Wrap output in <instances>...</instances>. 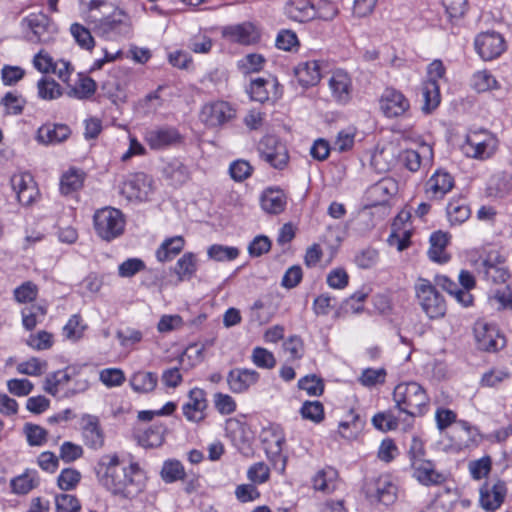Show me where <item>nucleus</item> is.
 <instances>
[{
	"mask_svg": "<svg viewBox=\"0 0 512 512\" xmlns=\"http://www.w3.org/2000/svg\"><path fill=\"white\" fill-rule=\"evenodd\" d=\"M98 484L113 496L129 499L143 489V473L138 463L126 462L116 453L102 455L94 466Z\"/></svg>",
	"mask_w": 512,
	"mask_h": 512,
	"instance_id": "obj_1",
	"label": "nucleus"
},
{
	"mask_svg": "<svg viewBox=\"0 0 512 512\" xmlns=\"http://www.w3.org/2000/svg\"><path fill=\"white\" fill-rule=\"evenodd\" d=\"M393 400L399 411L411 417L423 416L429 406V397L416 382L398 384L393 391Z\"/></svg>",
	"mask_w": 512,
	"mask_h": 512,
	"instance_id": "obj_2",
	"label": "nucleus"
},
{
	"mask_svg": "<svg viewBox=\"0 0 512 512\" xmlns=\"http://www.w3.org/2000/svg\"><path fill=\"white\" fill-rule=\"evenodd\" d=\"M94 32L108 39L128 36L131 33L130 17L123 11L113 6V10L105 15H100L99 20L89 23Z\"/></svg>",
	"mask_w": 512,
	"mask_h": 512,
	"instance_id": "obj_3",
	"label": "nucleus"
},
{
	"mask_svg": "<svg viewBox=\"0 0 512 512\" xmlns=\"http://www.w3.org/2000/svg\"><path fill=\"white\" fill-rule=\"evenodd\" d=\"M414 290L419 305L430 319H439L445 315L446 302L429 280L418 278Z\"/></svg>",
	"mask_w": 512,
	"mask_h": 512,
	"instance_id": "obj_4",
	"label": "nucleus"
},
{
	"mask_svg": "<svg viewBox=\"0 0 512 512\" xmlns=\"http://www.w3.org/2000/svg\"><path fill=\"white\" fill-rule=\"evenodd\" d=\"M93 220L97 235L105 241H112L124 232L125 218L119 209H100L94 214Z\"/></svg>",
	"mask_w": 512,
	"mask_h": 512,
	"instance_id": "obj_5",
	"label": "nucleus"
},
{
	"mask_svg": "<svg viewBox=\"0 0 512 512\" xmlns=\"http://www.w3.org/2000/svg\"><path fill=\"white\" fill-rule=\"evenodd\" d=\"M497 147L496 137L486 130H480L467 135L462 151L467 157L484 160L490 158Z\"/></svg>",
	"mask_w": 512,
	"mask_h": 512,
	"instance_id": "obj_6",
	"label": "nucleus"
},
{
	"mask_svg": "<svg viewBox=\"0 0 512 512\" xmlns=\"http://www.w3.org/2000/svg\"><path fill=\"white\" fill-rule=\"evenodd\" d=\"M260 158L272 168L283 170L289 162V153L285 143L274 135L264 136L258 143Z\"/></svg>",
	"mask_w": 512,
	"mask_h": 512,
	"instance_id": "obj_7",
	"label": "nucleus"
},
{
	"mask_svg": "<svg viewBox=\"0 0 512 512\" xmlns=\"http://www.w3.org/2000/svg\"><path fill=\"white\" fill-rule=\"evenodd\" d=\"M23 23L30 30L27 33L30 42L47 44L57 35L56 24L44 13H31L23 19Z\"/></svg>",
	"mask_w": 512,
	"mask_h": 512,
	"instance_id": "obj_8",
	"label": "nucleus"
},
{
	"mask_svg": "<svg viewBox=\"0 0 512 512\" xmlns=\"http://www.w3.org/2000/svg\"><path fill=\"white\" fill-rule=\"evenodd\" d=\"M284 13L290 20L304 23L314 18L332 20L336 16L337 10L332 7L328 12L323 13L316 9L309 0H289L285 4Z\"/></svg>",
	"mask_w": 512,
	"mask_h": 512,
	"instance_id": "obj_9",
	"label": "nucleus"
},
{
	"mask_svg": "<svg viewBox=\"0 0 512 512\" xmlns=\"http://www.w3.org/2000/svg\"><path fill=\"white\" fill-rule=\"evenodd\" d=\"M153 180L147 174L139 172L127 176L119 187V193L128 201H147L153 190Z\"/></svg>",
	"mask_w": 512,
	"mask_h": 512,
	"instance_id": "obj_10",
	"label": "nucleus"
},
{
	"mask_svg": "<svg viewBox=\"0 0 512 512\" xmlns=\"http://www.w3.org/2000/svg\"><path fill=\"white\" fill-rule=\"evenodd\" d=\"M365 496L371 504H392L397 496V488L388 475L368 480L364 487Z\"/></svg>",
	"mask_w": 512,
	"mask_h": 512,
	"instance_id": "obj_11",
	"label": "nucleus"
},
{
	"mask_svg": "<svg viewBox=\"0 0 512 512\" xmlns=\"http://www.w3.org/2000/svg\"><path fill=\"white\" fill-rule=\"evenodd\" d=\"M473 332L478 348L483 351L494 352L504 346V338L494 324L478 320L474 324Z\"/></svg>",
	"mask_w": 512,
	"mask_h": 512,
	"instance_id": "obj_12",
	"label": "nucleus"
},
{
	"mask_svg": "<svg viewBox=\"0 0 512 512\" xmlns=\"http://www.w3.org/2000/svg\"><path fill=\"white\" fill-rule=\"evenodd\" d=\"M262 443L267 457L276 466L281 461V470L285 468V458L282 455V448L285 443V435L279 426H271L262 432Z\"/></svg>",
	"mask_w": 512,
	"mask_h": 512,
	"instance_id": "obj_13",
	"label": "nucleus"
},
{
	"mask_svg": "<svg viewBox=\"0 0 512 512\" xmlns=\"http://www.w3.org/2000/svg\"><path fill=\"white\" fill-rule=\"evenodd\" d=\"M475 49L479 56L489 61L499 57L505 50V41L497 32H483L475 39Z\"/></svg>",
	"mask_w": 512,
	"mask_h": 512,
	"instance_id": "obj_14",
	"label": "nucleus"
},
{
	"mask_svg": "<svg viewBox=\"0 0 512 512\" xmlns=\"http://www.w3.org/2000/svg\"><path fill=\"white\" fill-rule=\"evenodd\" d=\"M81 435L84 444L94 450L101 449L104 446L105 434L97 416L84 414L81 417Z\"/></svg>",
	"mask_w": 512,
	"mask_h": 512,
	"instance_id": "obj_15",
	"label": "nucleus"
},
{
	"mask_svg": "<svg viewBox=\"0 0 512 512\" xmlns=\"http://www.w3.org/2000/svg\"><path fill=\"white\" fill-rule=\"evenodd\" d=\"M410 107L405 95L394 88H386L380 98V108L388 118L404 115Z\"/></svg>",
	"mask_w": 512,
	"mask_h": 512,
	"instance_id": "obj_16",
	"label": "nucleus"
},
{
	"mask_svg": "<svg viewBox=\"0 0 512 512\" xmlns=\"http://www.w3.org/2000/svg\"><path fill=\"white\" fill-rule=\"evenodd\" d=\"M507 494L506 483L497 480L490 484L485 482L480 488V504L481 507L489 512H494L503 504Z\"/></svg>",
	"mask_w": 512,
	"mask_h": 512,
	"instance_id": "obj_17",
	"label": "nucleus"
},
{
	"mask_svg": "<svg viewBox=\"0 0 512 512\" xmlns=\"http://www.w3.org/2000/svg\"><path fill=\"white\" fill-rule=\"evenodd\" d=\"M433 148L427 143H422L418 150L406 149L399 155L402 165L411 172H417L422 166H430L433 161Z\"/></svg>",
	"mask_w": 512,
	"mask_h": 512,
	"instance_id": "obj_18",
	"label": "nucleus"
},
{
	"mask_svg": "<svg viewBox=\"0 0 512 512\" xmlns=\"http://www.w3.org/2000/svg\"><path fill=\"white\" fill-rule=\"evenodd\" d=\"M206 393L203 389L193 388L188 393V400L182 406L183 415L190 422H201L206 417Z\"/></svg>",
	"mask_w": 512,
	"mask_h": 512,
	"instance_id": "obj_19",
	"label": "nucleus"
},
{
	"mask_svg": "<svg viewBox=\"0 0 512 512\" xmlns=\"http://www.w3.org/2000/svg\"><path fill=\"white\" fill-rule=\"evenodd\" d=\"M333 99L339 104H347L352 97V79L341 69L335 70L328 82Z\"/></svg>",
	"mask_w": 512,
	"mask_h": 512,
	"instance_id": "obj_20",
	"label": "nucleus"
},
{
	"mask_svg": "<svg viewBox=\"0 0 512 512\" xmlns=\"http://www.w3.org/2000/svg\"><path fill=\"white\" fill-rule=\"evenodd\" d=\"M235 111L228 102L217 101L202 108L201 120L208 126H219L232 119Z\"/></svg>",
	"mask_w": 512,
	"mask_h": 512,
	"instance_id": "obj_21",
	"label": "nucleus"
},
{
	"mask_svg": "<svg viewBox=\"0 0 512 512\" xmlns=\"http://www.w3.org/2000/svg\"><path fill=\"white\" fill-rule=\"evenodd\" d=\"M259 377V373L255 370L234 368L227 375V383L233 393H243L256 384Z\"/></svg>",
	"mask_w": 512,
	"mask_h": 512,
	"instance_id": "obj_22",
	"label": "nucleus"
},
{
	"mask_svg": "<svg viewBox=\"0 0 512 512\" xmlns=\"http://www.w3.org/2000/svg\"><path fill=\"white\" fill-rule=\"evenodd\" d=\"M411 467L413 469V476L422 485H441L446 481L445 474L437 471L435 464L430 460H418Z\"/></svg>",
	"mask_w": 512,
	"mask_h": 512,
	"instance_id": "obj_23",
	"label": "nucleus"
},
{
	"mask_svg": "<svg viewBox=\"0 0 512 512\" xmlns=\"http://www.w3.org/2000/svg\"><path fill=\"white\" fill-rule=\"evenodd\" d=\"M222 34L230 41L243 45L254 44L258 42L260 38L258 30L250 22L227 26L223 29Z\"/></svg>",
	"mask_w": 512,
	"mask_h": 512,
	"instance_id": "obj_24",
	"label": "nucleus"
},
{
	"mask_svg": "<svg viewBox=\"0 0 512 512\" xmlns=\"http://www.w3.org/2000/svg\"><path fill=\"white\" fill-rule=\"evenodd\" d=\"M145 139L152 149H163L180 142L181 136L173 127H157L148 130Z\"/></svg>",
	"mask_w": 512,
	"mask_h": 512,
	"instance_id": "obj_25",
	"label": "nucleus"
},
{
	"mask_svg": "<svg viewBox=\"0 0 512 512\" xmlns=\"http://www.w3.org/2000/svg\"><path fill=\"white\" fill-rule=\"evenodd\" d=\"M454 187V178L444 170H437L426 182V194L433 199H442Z\"/></svg>",
	"mask_w": 512,
	"mask_h": 512,
	"instance_id": "obj_26",
	"label": "nucleus"
},
{
	"mask_svg": "<svg viewBox=\"0 0 512 512\" xmlns=\"http://www.w3.org/2000/svg\"><path fill=\"white\" fill-rule=\"evenodd\" d=\"M70 135L71 129L66 124L45 123L37 131V140L45 145H55L66 141Z\"/></svg>",
	"mask_w": 512,
	"mask_h": 512,
	"instance_id": "obj_27",
	"label": "nucleus"
},
{
	"mask_svg": "<svg viewBox=\"0 0 512 512\" xmlns=\"http://www.w3.org/2000/svg\"><path fill=\"white\" fill-rule=\"evenodd\" d=\"M294 74L302 87L315 86L321 79L320 63L316 60L300 62L294 68Z\"/></svg>",
	"mask_w": 512,
	"mask_h": 512,
	"instance_id": "obj_28",
	"label": "nucleus"
},
{
	"mask_svg": "<svg viewBox=\"0 0 512 512\" xmlns=\"http://www.w3.org/2000/svg\"><path fill=\"white\" fill-rule=\"evenodd\" d=\"M435 284L453 296L456 301L464 307H468L473 303V296L466 290H461L459 285L446 275H436Z\"/></svg>",
	"mask_w": 512,
	"mask_h": 512,
	"instance_id": "obj_29",
	"label": "nucleus"
},
{
	"mask_svg": "<svg viewBox=\"0 0 512 512\" xmlns=\"http://www.w3.org/2000/svg\"><path fill=\"white\" fill-rule=\"evenodd\" d=\"M81 12L88 23L99 20L100 15H105L113 10V4L109 0H80Z\"/></svg>",
	"mask_w": 512,
	"mask_h": 512,
	"instance_id": "obj_30",
	"label": "nucleus"
},
{
	"mask_svg": "<svg viewBox=\"0 0 512 512\" xmlns=\"http://www.w3.org/2000/svg\"><path fill=\"white\" fill-rule=\"evenodd\" d=\"M86 174L81 169L69 168L60 179V192L62 195H70L80 190L84 184Z\"/></svg>",
	"mask_w": 512,
	"mask_h": 512,
	"instance_id": "obj_31",
	"label": "nucleus"
},
{
	"mask_svg": "<svg viewBox=\"0 0 512 512\" xmlns=\"http://www.w3.org/2000/svg\"><path fill=\"white\" fill-rule=\"evenodd\" d=\"M448 241L449 237L447 233H444L442 231H436L431 234L428 256L432 261L438 263H445L449 260V256L445 250Z\"/></svg>",
	"mask_w": 512,
	"mask_h": 512,
	"instance_id": "obj_32",
	"label": "nucleus"
},
{
	"mask_svg": "<svg viewBox=\"0 0 512 512\" xmlns=\"http://www.w3.org/2000/svg\"><path fill=\"white\" fill-rule=\"evenodd\" d=\"M67 85L69 89L66 94L71 98L79 100L90 98L94 95L97 88L96 82L92 78L82 74L78 75V80L75 85L69 83Z\"/></svg>",
	"mask_w": 512,
	"mask_h": 512,
	"instance_id": "obj_33",
	"label": "nucleus"
},
{
	"mask_svg": "<svg viewBox=\"0 0 512 512\" xmlns=\"http://www.w3.org/2000/svg\"><path fill=\"white\" fill-rule=\"evenodd\" d=\"M185 240L182 236H174L162 242L156 250V258L159 262H167L177 256L184 248Z\"/></svg>",
	"mask_w": 512,
	"mask_h": 512,
	"instance_id": "obj_34",
	"label": "nucleus"
},
{
	"mask_svg": "<svg viewBox=\"0 0 512 512\" xmlns=\"http://www.w3.org/2000/svg\"><path fill=\"white\" fill-rule=\"evenodd\" d=\"M39 485V477L36 470L27 469L17 477L11 479L10 486L15 494H27Z\"/></svg>",
	"mask_w": 512,
	"mask_h": 512,
	"instance_id": "obj_35",
	"label": "nucleus"
},
{
	"mask_svg": "<svg viewBox=\"0 0 512 512\" xmlns=\"http://www.w3.org/2000/svg\"><path fill=\"white\" fill-rule=\"evenodd\" d=\"M262 209L270 214L281 213L286 205L284 194L279 190L267 189L261 196Z\"/></svg>",
	"mask_w": 512,
	"mask_h": 512,
	"instance_id": "obj_36",
	"label": "nucleus"
},
{
	"mask_svg": "<svg viewBox=\"0 0 512 512\" xmlns=\"http://www.w3.org/2000/svg\"><path fill=\"white\" fill-rule=\"evenodd\" d=\"M421 91L424 102L422 111L425 114H429L440 104L441 96L439 85L435 81H425L422 84Z\"/></svg>",
	"mask_w": 512,
	"mask_h": 512,
	"instance_id": "obj_37",
	"label": "nucleus"
},
{
	"mask_svg": "<svg viewBox=\"0 0 512 512\" xmlns=\"http://www.w3.org/2000/svg\"><path fill=\"white\" fill-rule=\"evenodd\" d=\"M157 382L158 377L154 372L138 371L130 378V386L138 393L152 392L156 388Z\"/></svg>",
	"mask_w": 512,
	"mask_h": 512,
	"instance_id": "obj_38",
	"label": "nucleus"
},
{
	"mask_svg": "<svg viewBox=\"0 0 512 512\" xmlns=\"http://www.w3.org/2000/svg\"><path fill=\"white\" fill-rule=\"evenodd\" d=\"M449 221L452 224H461L465 222L471 214L470 207L463 198L452 199L446 207Z\"/></svg>",
	"mask_w": 512,
	"mask_h": 512,
	"instance_id": "obj_39",
	"label": "nucleus"
},
{
	"mask_svg": "<svg viewBox=\"0 0 512 512\" xmlns=\"http://www.w3.org/2000/svg\"><path fill=\"white\" fill-rule=\"evenodd\" d=\"M197 271L196 256L192 252H187L178 259L174 272L179 281L191 279Z\"/></svg>",
	"mask_w": 512,
	"mask_h": 512,
	"instance_id": "obj_40",
	"label": "nucleus"
},
{
	"mask_svg": "<svg viewBox=\"0 0 512 512\" xmlns=\"http://www.w3.org/2000/svg\"><path fill=\"white\" fill-rule=\"evenodd\" d=\"M394 190L395 184L392 181L381 180L369 188L368 194L373 199V205H382L388 202Z\"/></svg>",
	"mask_w": 512,
	"mask_h": 512,
	"instance_id": "obj_41",
	"label": "nucleus"
},
{
	"mask_svg": "<svg viewBox=\"0 0 512 512\" xmlns=\"http://www.w3.org/2000/svg\"><path fill=\"white\" fill-rule=\"evenodd\" d=\"M510 377L511 374L506 369L493 367L482 374L479 385L482 388H498Z\"/></svg>",
	"mask_w": 512,
	"mask_h": 512,
	"instance_id": "obj_42",
	"label": "nucleus"
},
{
	"mask_svg": "<svg viewBox=\"0 0 512 512\" xmlns=\"http://www.w3.org/2000/svg\"><path fill=\"white\" fill-rule=\"evenodd\" d=\"M71 380V376L66 370H58L47 375L44 381L43 389L52 396H56L59 388L66 385Z\"/></svg>",
	"mask_w": 512,
	"mask_h": 512,
	"instance_id": "obj_43",
	"label": "nucleus"
},
{
	"mask_svg": "<svg viewBox=\"0 0 512 512\" xmlns=\"http://www.w3.org/2000/svg\"><path fill=\"white\" fill-rule=\"evenodd\" d=\"M505 260L504 256L499 250L494 248H483L479 258L474 261V266L478 273H481L485 268H490L493 265H498L501 261Z\"/></svg>",
	"mask_w": 512,
	"mask_h": 512,
	"instance_id": "obj_44",
	"label": "nucleus"
},
{
	"mask_svg": "<svg viewBox=\"0 0 512 512\" xmlns=\"http://www.w3.org/2000/svg\"><path fill=\"white\" fill-rule=\"evenodd\" d=\"M471 86L478 93L497 89L499 87L497 80L487 70L475 72L471 78Z\"/></svg>",
	"mask_w": 512,
	"mask_h": 512,
	"instance_id": "obj_45",
	"label": "nucleus"
},
{
	"mask_svg": "<svg viewBox=\"0 0 512 512\" xmlns=\"http://www.w3.org/2000/svg\"><path fill=\"white\" fill-rule=\"evenodd\" d=\"M336 470L332 468L323 469L317 472L313 478V487L322 492H331L335 489Z\"/></svg>",
	"mask_w": 512,
	"mask_h": 512,
	"instance_id": "obj_46",
	"label": "nucleus"
},
{
	"mask_svg": "<svg viewBox=\"0 0 512 512\" xmlns=\"http://www.w3.org/2000/svg\"><path fill=\"white\" fill-rule=\"evenodd\" d=\"M38 96L44 100H54L62 96L60 85L52 78L42 77L37 83Z\"/></svg>",
	"mask_w": 512,
	"mask_h": 512,
	"instance_id": "obj_47",
	"label": "nucleus"
},
{
	"mask_svg": "<svg viewBox=\"0 0 512 512\" xmlns=\"http://www.w3.org/2000/svg\"><path fill=\"white\" fill-rule=\"evenodd\" d=\"M161 477L166 483H173L185 477V470L178 460H167L161 469Z\"/></svg>",
	"mask_w": 512,
	"mask_h": 512,
	"instance_id": "obj_48",
	"label": "nucleus"
},
{
	"mask_svg": "<svg viewBox=\"0 0 512 512\" xmlns=\"http://www.w3.org/2000/svg\"><path fill=\"white\" fill-rule=\"evenodd\" d=\"M46 312V308L41 305H32L24 308L21 311L24 328L28 331L33 330L40 321V318L46 315Z\"/></svg>",
	"mask_w": 512,
	"mask_h": 512,
	"instance_id": "obj_49",
	"label": "nucleus"
},
{
	"mask_svg": "<svg viewBox=\"0 0 512 512\" xmlns=\"http://www.w3.org/2000/svg\"><path fill=\"white\" fill-rule=\"evenodd\" d=\"M0 104L4 107L5 114L19 115L22 113L26 101L21 95L17 93L7 92L1 98Z\"/></svg>",
	"mask_w": 512,
	"mask_h": 512,
	"instance_id": "obj_50",
	"label": "nucleus"
},
{
	"mask_svg": "<svg viewBox=\"0 0 512 512\" xmlns=\"http://www.w3.org/2000/svg\"><path fill=\"white\" fill-rule=\"evenodd\" d=\"M48 367L46 361L41 360L37 357H32L27 361L19 363L16 367L17 372L28 376H40Z\"/></svg>",
	"mask_w": 512,
	"mask_h": 512,
	"instance_id": "obj_51",
	"label": "nucleus"
},
{
	"mask_svg": "<svg viewBox=\"0 0 512 512\" xmlns=\"http://www.w3.org/2000/svg\"><path fill=\"white\" fill-rule=\"evenodd\" d=\"M268 84L276 86L277 82L276 80H272L271 82H269L263 78H257L253 80L249 88V94L251 99L261 103L267 101L269 99V92L266 87Z\"/></svg>",
	"mask_w": 512,
	"mask_h": 512,
	"instance_id": "obj_52",
	"label": "nucleus"
},
{
	"mask_svg": "<svg viewBox=\"0 0 512 512\" xmlns=\"http://www.w3.org/2000/svg\"><path fill=\"white\" fill-rule=\"evenodd\" d=\"M208 256L216 261H231L238 257L239 250L236 247H229L220 244L211 245L208 248Z\"/></svg>",
	"mask_w": 512,
	"mask_h": 512,
	"instance_id": "obj_53",
	"label": "nucleus"
},
{
	"mask_svg": "<svg viewBox=\"0 0 512 512\" xmlns=\"http://www.w3.org/2000/svg\"><path fill=\"white\" fill-rule=\"evenodd\" d=\"M469 472L474 480H481L488 476L492 468V460L490 456H484L480 459L470 461Z\"/></svg>",
	"mask_w": 512,
	"mask_h": 512,
	"instance_id": "obj_54",
	"label": "nucleus"
},
{
	"mask_svg": "<svg viewBox=\"0 0 512 512\" xmlns=\"http://www.w3.org/2000/svg\"><path fill=\"white\" fill-rule=\"evenodd\" d=\"M298 387L307 392L310 396H319L324 391V384L321 378L316 375H306L299 379Z\"/></svg>",
	"mask_w": 512,
	"mask_h": 512,
	"instance_id": "obj_55",
	"label": "nucleus"
},
{
	"mask_svg": "<svg viewBox=\"0 0 512 512\" xmlns=\"http://www.w3.org/2000/svg\"><path fill=\"white\" fill-rule=\"evenodd\" d=\"M24 433L30 446H42L47 441V431L36 424L26 423Z\"/></svg>",
	"mask_w": 512,
	"mask_h": 512,
	"instance_id": "obj_56",
	"label": "nucleus"
},
{
	"mask_svg": "<svg viewBox=\"0 0 512 512\" xmlns=\"http://www.w3.org/2000/svg\"><path fill=\"white\" fill-rule=\"evenodd\" d=\"M81 474L74 468H65L58 476V487L63 491L74 489L80 482Z\"/></svg>",
	"mask_w": 512,
	"mask_h": 512,
	"instance_id": "obj_57",
	"label": "nucleus"
},
{
	"mask_svg": "<svg viewBox=\"0 0 512 512\" xmlns=\"http://www.w3.org/2000/svg\"><path fill=\"white\" fill-rule=\"evenodd\" d=\"M251 360L257 367L263 369H272L276 365L273 353L262 347H255L253 349Z\"/></svg>",
	"mask_w": 512,
	"mask_h": 512,
	"instance_id": "obj_58",
	"label": "nucleus"
},
{
	"mask_svg": "<svg viewBox=\"0 0 512 512\" xmlns=\"http://www.w3.org/2000/svg\"><path fill=\"white\" fill-rule=\"evenodd\" d=\"M386 375L387 373L384 368H367L363 370L359 377V382L365 387L376 386L385 382Z\"/></svg>",
	"mask_w": 512,
	"mask_h": 512,
	"instance_id": "obj_59",
	"label": "nucleus"
},
{
	"mask_svg": "<svg viewBox=\"0 0 512 512\" xmlns=\"http://www.w3.org/2000/svg\"><path fill=\"white\" fill-rule=\"evenodd\" d=\"M26 344L37 351L47 350L53 345V335L42 330L38 333L30 334L26 340Z\"/></svg>",
	"mask_w": 512,
	"mask_h": 512,
	"instance_id": "obj_60",
	"label": "nucleus"
},
{
	"mask_svg": "<svg viewBox=\"0 0 512 512\" xmlns=\"http://www.w3.org/2000/svg\"><path fill=\"white\" fill-rule=\"evenodd\" d=\"M379 259V253L372 247L360 250L354 258L355 264L361 269H369L375 266Z\"/></svg>",
	"mask_w": 512,
	"mask_h": 512,
	"instance_id": "obj_61",
	"label": "nucleus"
},
{
	"mask_svg": "<svg viewBox=\"0 0 512 512\" xmlns=\"http://www.w3.org/2000/svg\"><path fill=\"white\" fill-rule=\"evenodd\" d=\"M70 31L80 47L87 50H91L94 47V39L87 28L78 23H74L71 25Z\"/></svg>",
	"mask_w": 512,
	"mask_h": 512,
	"instance_id": "obj_62",
	"label": "nucleus"
},
{
	"mask_svg": "<svg viewBox=\"0 0 512 512\" xmlns=\"http://www.w3.org/2000/svg\"><path fill=\"white\" fill-rule=\"evenodd\" d=\"M14 298L19 303H28L36 299L38 294L37 286L31 282L26 281L14 289Z\"/></svg>",
	"mask_w": 512,
	"mask_h": 512,
	"instance_id": "obj_63",
	"label": "nucleus"
},
{
	"mask_svg": "<svg viewBox=\"0 0 512 512\" xmlns=\"http://www.w3.org/2000/svg\"><path fill=\"white\" fill-rule=\"evenodd\" d=\"M56 512H79L81 504L74 495L60 494L55 498Z\"/></svg>",
	"mask_w": 512,
	"mask_h": 512,
	"instance_id": "obj_64",
	"label": "nucleus"
}]
</instances>
